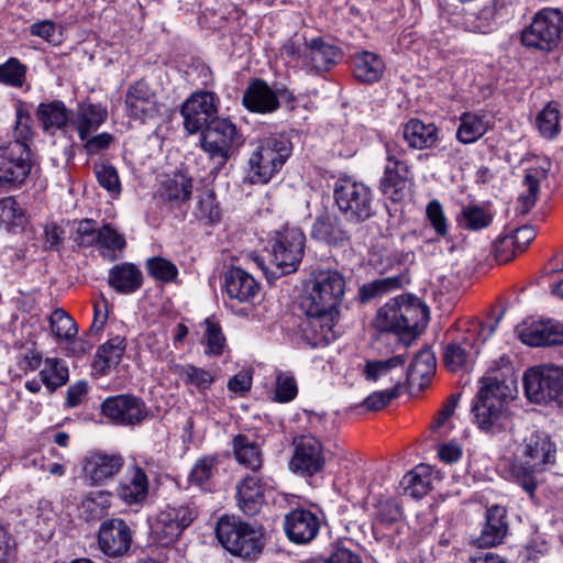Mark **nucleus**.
<instances>
[{
    "instance_id": "obj_58",
    "label": "nucleus",
    "mask_w": 563,
    "mask_h": 563,
    "mask_svg": "<svg viewBox=\"0 0 563 563\" xmlns=\"http://www.w3.org/2000/svg\"><path fill=\"white\" fill-rule=\"evenodd\" d=\"M426 216L437 235L441 238L446 236L449 232L448 219L439 200L433 199L427 205Z\"/></svg>"
},
{
    "instance_id": "obj_55",
    "label": "nucleus",
    "mask_w": 563,
    "mask_h": 563,
    "mask_svg": "<svg viewBox=\"0 0 563 563\" xmlns=\"http://www.w3.org/2000/svg\"><path fill=\"white\" fill-rule=\"evenodd\" d=\"M146 269L153 278L163 283H170L178 275L176 265L159 256L148 258L146 261Z\"/></svg>"
},
{
    "instance_id": "obj_27",
    "label": "nucleus",
    "mask_w": 563,
    "mask_h": 563,
    "mask_svg": "<svg viewBox=\"0 0 563 563\" xmlns=\"http://www.w3.org/2000/svg\"><path fill=\"white\" fill-rule=\"evenodd\" d=\"M243 104L250 111L269 113L278 109L279 101L276 92L264 80L254 79L243 93Z\"/></svg>"
},
{
    "instance_id": "obj_29",
    "label": "nucleus",
    "mask_w": 563,
    "mask_h": 563,
    "mask_svg": "<svg viewBox=\"0 0 563 563\" xmlns=\"http://www.w3.org/2000/svg\"><path fill=\"white\" fill-rule=\"evenodd\" d=\"M519 338L529 346L563 345V325L551 321L532 323L521 330Z\"/></svg>"
},
{
    "instance_id": "obj_28",
    "label": "nucleus",
    "mask_w": 563,
    "mask_h": 563,
    "mask_svg": "<svg viewBox=\"0 0 563 563\" xmlns=\"http://www.w3.org/2000/svg\"><path fill=\"white\" fill-rule=\"evenodd\" d=\"M507 533L506 509L495 505L486 511V522L481 536L476 539V543L479 548L495 547L503 542Z\"/></svg>"
},
{
    "instance_id": "obj_63",
    "label": "nucleus",
    "mask_w": 563,
    "mask_h": 563,
    "mask_svg": "<svg viewBox=\"0 0 563 563\" xmlns=\"http://www.w3.org/2000/svg\"><path fill=\"white\" fill-rule=\"evenodd\" d=\"M59 26L56 25L52 20H43L36 23H33L30 26V33L33 36H38L49 43L59 42Z\"/></svg>"
},
{
    "instance_id": "obj_5",
    "label": "nucleus",
    "mask_w": 563,
    "mask_h": 563,
    "mask_svg": "<svg viewBox=\"0 0 563 563\" xmlns=\"http://www.w3.org/2000/svg\"><path fill=\"white\" fill-rule=\"evenodd\" d=\"M216 534L225 550L246 560H256L265 544L262 526L251 525L234 517H221Z\"/></svg>"
},
{
    "instance_id": "obj_14",
    "label": "nucleus",
    "mask_w": 563,
    "mask_h": 563,
    "mask_svg": "<svg viewBox=\"0 0 563 563\" xmlns=\"http://www.w3.org/2000/svg\"><path fill=\"white\" fill-rule=\"evenodd\" d=\"M98 548L112 559L129 554L133 541V530L122 518H109L101 522L98 530Z\"/></svg>"
},
{
    "instance_id": "obj_11",
    "label": "nucleus",
    "mask_w": 563,
    "mask_h": 563,
    "mask_svg": "<svg viewBox=\"0 0 563 563\" xmlns=\"http://www.w3.org/2000/svg\"><path fill=\"white\" fill-rule=\"evenodd\" d=\"M563 30V13L559 9L540 10L532 22L521 33L526 47L551 51L558 46Z\"/></svg>"
},
{
    "instance_id": "obj_20",
    "label": "nucleus",
    "mask_w": 563,
    "mask_h": 563,
    "mask_svg": "<svg viewBox=\"0 0 563 563\" xmlns=\"http://www.w3.org/2000/svg\"><path fill=\"white\" fill-rule=\"evenodd\" d=\"M125 109L129 117L141 121L158 114L156 95L146 81L139 80L128 88Z\"/></svg>"
},
{
    "instance_id": "obj_25",
    "label": "nucleus",
    "mask_w": 563,
    "mask_h": 563,
    "mask_svg": "<svg viewBox=\"0 0 563 563\" xmlns=\"http://www.w3.org/2000/svg\"><path fill=\"white\" fill-rule=\"evenodd\" d=\"M551 165L548 157H537L533 165L527 168L523 177L527 191L519 197L521 213L525 214L534 207L540 192V183L548 178Z\"/></svg>"
},
{
    "instance_id": "obj_13",
    "label": "nucleus",
    "mask_w": 563,
    "mask_h": 563,
    "mask_svg": "<svg viewBox=\"0 0 563 563\" xmlns=\"http://www.w3.org/2000/svg\"><path fill=\"white\" fill-rule=\"evenodd\" d=\"M294 453L289 461L292 473L311 477L325 466L323 445L319 438L311 433H302L292 439Z\"/></svg>"
},
{
    "instance_id": "obj_4",
    "label": "nucleus",
    "mask_w": 563,
    "mask_h": 563,
    "mask_svg": "<svg viewBox=\"0 0 563 563\" xmlns=\"http://www.w3.org/2000/svg\"><path fill=\"white\" fill-rule=\"evenodd\" d=\"M428 307L411 295H401L386 302L376 314L375 327L379 331L406 333L416 338L427 325Z\"/></svg>"
},
{
    "instance_id": "obj_44",
    "label": "nucleus",
    "mask_w": 563,
    "mask_h": 563,
    "mask_svg": "<svg viewBox=\"0 0 563 563\" xmlns=\"http://www.w3.org/2000/svg\"><path fill=\"white\" fill-rule=\"evenodd\" d=\"M40 377L48 391L53 393L68 382V367L60 358L47 357L44 360V366L40 371Z\"/></svg>"
},
{
    "instance_id": "obj_18",
    "label": "nucleus",
    "mask_w": 563,
    "mask_h": 563,
    "mask_svg": "<svg viewBox=\"0 0 563 563\" xmlns=\"http://www.w3.org/2000/svg\"><path fill=\"white\" fill-rule=\"evenodd\" d=\"M150 481L145 471L136 463L129 465L115 487V495L128 506L143 505L148 496Z\"/></svg>"
},
{
    "instance_id": "obj_17",
    "label": "nucleus",
    "mask_w": 563,
    "mask_h": 563,
    "mask_svg": "<svg viewBox=\"0 0 563 563\" xmlns=\"http://www.w3.org/2000/svg\"><path fill=\"white\" fill-rule=\"evenodd\" d=\"M124 457L118 452L96 450L82 460V472L91 485H103L117 476L124 466Z\"/></svg>"
},
{
    "instance_id": "obj_57",
    "label": "nucleus",
    "mask_w": 563,
    "mask_h": 563,
    "mask_svg": "<svg viewBox=\"0 0 563 563\" xmlns=\"http://www.w3.org/2000/svg\"><path fill=\"white\" fill-rule=\"evenodd\" d=\"M95 174L99 185L110 195L117 197L121 192V184L117 169L112 165H95Z\"/></svg>"
},
{
    "instance_id": "obj_48",
    "label": "nucleus",
    "mask_w": 563,
    "mask_h": 563,
    "mask_svg": "<svg viewBox=\"0 0 563 563\" xmlns=\"http://www.w3.org/2000/svg\"><path fill=\"white\" fill-rule=\"evenodd\" d=\"M192 216L206 225L214 224L220 221L221 211L216 202V196L211 190H207L197 197Z\"/></svg>"
},
{
    "instance_id": "obj_12",
    "label": "nucleus",
    "mask_w": 563,
    "mask_h": 563,
    "mask_svg": "<svg viewBox=\"0 0 563 563\" xmlns=\"http://www.w3.org/2000/svg\"><path fill=\"white\" fill-rule=\"evenodd\" d=\"M197 516L198 509L192 503L167 505L156 515L152 532L162 544L174 543Z\"/></svg>"
},
{
    "instance_id": "obj_15",
    "label": "nucleus",
    "mask_w": 563,
    "mask_h": 563,
    "mask_svg": "<svg viewBox=\"0 0 563 563\" xmlns=\"http://www.w3.org/2000/svg\"><path fill=\"white\" fill-rule=\"evenodd\" d=\"M101 412L119 426L140 424L148 413L144 401L130 394L106 398L101 404Z\"/></svg>"
},
{
    "instance_id": "obj_42",
    "label": "nucleus",
    "mask_w": 563,
    "mask_h": 563,
    "mask_svg": "<svg viewBox=\"0 0 563 563\" xmlns=\"http://www.w3.org/2000/svg\"><path fill=\"white\" fill-rule=\"evenodd\" d=\"M310 235L312 239L329 245H339L347 238L339 222L330 216L319 217L312 225Z\"/></svg>"
},
{
    "instance_id": "obj_38",
    "label": "nucleus",
    "mask_w": 563,
    "mask_h": 563,
    "mask_svg": "<svg viewBox=\"0 0 563 563\" xmlns=\"http://www.w3.org/2000/svg\"><path fill=\"white\" fill-rule=\"evenodd\" d=\"M126 349L125 338L117 335L100 345L96 352L93 367L100 374L106 375L110 369L117 367Z\"/></svg>"
},
{
    "instance_id": "obj_16",
    "label": "nucleus",
    "mask_w": 563,
    "mask_h": 563,
    "mask_svg": "<svg viewBox=\"0 0 563 563\" xmlns=\"http://www.w3.org/2000/svg\"><path fill=\"white\" fill-rule=\"evenodd\" d=\"M217 112L214 93L209 91L192 93L180 109L184 126L190 134L207 128L213 119L218 118Z\"/></svg>"
},
{
    "instance_id": "obj_49",
    "label": "nucleus",
    "mask_w": 563,
    "mask_h": 563,
    "mask_svg": "<svg viewBox=\"0 0 563 563\" xmlns=\"http://www.w3.org/2000/svg\"><path fill=\"white\" fill-rule=\"evenodd\" d=\"M536 128L545 139H554L560 131V111L555 103H548L536 118Z\"/></svg>"
},
{
    "instance_id": "obj_52",
    "label": "nucleus",
    "mask_w": 563,
    "mask_h": 563,
    "mask_svg": "<svg viewBox=\"0 0 563 563\" xmlns=\"http://www.w3.org/2000/svg\"><path fill=\"white\" fill-rule=\"evenodd\" d=\"M217 472V457L205 455L199 457L191 467L188 482L198 487H205Z\"/></svg>"
},
{
    "instance_id": "obj_34",
    "label": "nucleus",
    "mask_w": 563,
    "mask_h": 563,
    "mask_svg": "<svg viewBox=\"0 0 563 563\" xmlns=\"http://www.w3.org/2000/svg\"><path fill=\"white\" fill-rule=\"evenodd\" d=\"M402 135L408 145L416 150L430 148L438 141V128L419 119H410L402 128Z\"/></svg>"
},
{
    "instance_id": "obj_50",
    "label": "nucleus",
    "mask_w": 563,
    "mask_h": 563,
    "mask_svg": "<svg viewBox=\"0 0 563 563\" xmlns=\"http://www.w3.org/2000/svg\"><path fill=\"white\" fill-rule=\"evenodd\" d=\"M435 371V357L429 350L420 351L406 371L405 382L415 383L419 378L424 379L433 375Z\"/></svg>"
},
{
    "instance_id": "obj_40",
    "label": "nucleus",
    "mask_w": 563,
    "mask_h": 563,
    "mask_svg": "<svg viewBox=\"0 0 563 563\" xmlns=\"http://www.w3.org/2000/svg\"><path fill=\"white\" fill-rule=\"evenodd\" d=\"M477 353L478 350L468 339L453 342L448 344L444 350V364L450 372H457L471 364Z\"/></svg>"
},
{
    "instance_id": "obj_45",
    "label": "nucleus",
    "mask_w": 563,
    "mask_h": 563,
    "mask_svg": "<svg viewBox=\"0 0 563 563\" xmlns=\"http://www.w3.org/2000/svg\"><path fill=\"white\" fill-rule=\"evenodd\" d=\"M488 131V124L483 115L466 112L460 117L456 139L463 144H472Z\"/></svg>"
},
{
    "instance_id": "obj_22",
    "label": "nucleus",
    "mask_w": 563,
    "mask_h": 563,
    "mask_svg": "<svg viewBox=\"0 0 563 563\" xmlns=\"http://www.w3.org/2000/svg\"><path fill=\"white\" fill-rule=\"evenodd\" d=\"M284 529L290 541L306 544L317 537L320 530V519L309 510L295 509L286 516Z\"/></svg>"
},
{
    "instance_id": "obj_31",
    "label": "nucleus",
    "mask_w": 563,
    "mask_h": 563,
    "mask_svg": "<svg viewBox=\"0 0 563 563\" xmlns=\"http://www.w3.org/2000/svg\"><path fill=\"white\" fill-rule=\"evenodd\" d=\"M352 66L355 79L364 84L379 81L386 67L379 55L368 51L354 54Z\"/></svg>"
},
{
    "instance_id": "obj_3",
    "label": "nucleus",
    "mask_w": 563,
    "mask_h": 563,
    "mask_svg": "<svg viewBox=\"0 0 563 563\" xmlns=\"http://www.w3.org/2000/svg\"><path fill=\"white\" fill-rule=\"evenodd\" d=\"M515 382L499 380L488 377L477 395V402L473 407L475 423L483 431L496 434L511 424L507 411V400L514 398Z\"/></svg>"
},
{
    "instance_id": "obj_61",
    "label": "nucleus",
    "mask_w": 563,
    "mask_h": 563,
    "mask_svg": "<svg viewBox=\"0 0 563 563\" xmlns=\"http://www.w3.org/2000/svg\"><path fill=\"white\" fill-rule=\"evenodd\" d=\"M98 230L91 219H82L78 222L74 241L78 246L89 247L97 243Z\"/></svg>"
},
{
    "instance_id": "obj_46",
    "label": "nucleus",
    "mask_w": 563,
    "mask_h": 563,
    "mask_svg": "<svg viewBox=\"0 0 563 563\" xmlns=\"http://www.w3.org/2000/svg\"><path fill=\"white\" fill-rule=\"evenodd\" d=\"M493 218L494 216L488 209L477 205H468L461 210L457 222L466 230L479 231L489 227Z\"/></svg>"
},
{
    "instance_id": "obj_7",
    "label": "nucleus",
    "mask_w": 563,
    "mask_h": 563,
    "mask_svg": "<svg viewBox=\"0 0 563 563\" xmlns=\"http://www.w3.org/2000/svg\"><path fill=\"white\" fill-rule=\"evenodd\" d=\"M243 143L244 137L236 125L219 117L202 130L200 137L201 147L214 163V169L222 168Z\"/></svg>"
},
{
    "instance_id": "obj_21",
    "label": "nucleus",
    "mask_w": 563,
    "mask_h": 563,
    "mask_svg": "<svg viewBox=\"0 0 563 563\" xmlns=\"http://www.w3.org/2000/svg\"><path fill=\"white\" fill-rule=\"evenodd\" d=\"M266 483L260 472H252L236 484L238 505L246 516L260 512L265 501Z\"/></svg>"
},
{
    "instance_id": "obj_36",
    "label": "nucleus",
    "mask_w": 563,
    "mask_h": 563,
    "mask_svg": "<svg viewBox=\"0 0 563 563\" xmlns=\"http://www.w3.org/2000/svg\"><path fill=\"white\" fill-rule=\"evenodd\" d=\"M523 387L530 401L538 404L551 401L552 395L548 383L547 365L529 368L523 375Z\"/></svg>"
},
{
    "instance_id": "obj_26",
    "label": "nucleus",
    "mask_w": 563,
    "mask_h": 563,
    "mask_svg": "<svg viewBox=\"0 0 563 563\" xmlns=\"http://www.w3.org/2000/svg\"><path fill=\"white\" fill-rule=\"evenodd\" d=\"M224 289L230 299L251 302L256 297L260 285L246 271L232 266L224 273Z\"/></svg>"
},
{
    "instance_id": "obj_37",
    "label": "nucleus",
    "mask_w": 563,
    "mask_h": 563,
    "mask_svg": "<svg viewBox=\"0 0 563 563\" xmlns=\"http://www.w3.org/2000/svg\"><path fill=\"white\" fill-rule=\"evenodd\" d=\"M407 254L397 251L387 238L378 239L371 247L369 264L384 273L405 262Z\"/></svg>"
},
{
    "instance_id": "obj_2",
    "label": "nucleus",
    "mask_w": 563,
    "mask_h": 563,
    "mask_svg": "<svg viewBox=\"0 0 563 563\" xmlns=\"http://www.w3.org/2000/svg\"><path fill=\"white\" fill-rule=\"evenodd\" d=\"M511 474L525 492L533 496L537 475L555 462V445L545 433L532 431L517 443Z\"/></svg>"
},
{
    "instance_id": "obj_53",
    "label": "nucleus",
    "mask_w": 563,
    "mask_h": 563,
    "mask_svg": "<svg viewBox=\"0 0 563 563\" xmlns=\"http://www.w3.org/2000/svg\"><path fill=\"white\" fill-rule=\"evenodd\" d=\"M206 331L202 336L205 353L208 356H220L225 347V336L221 327L211 319H206Z\"/></svg>"
},
{
    "instance_id": "obj_9",
    "label": "nucleus",
    "mask_w": 563,
    "mask_h": 563,
    "mask_svg": "<svg viewBox=\"0 0 563 563\" xmlns=\"http://www.w3.org/2000/svg\"><path fill=\"white\" fill-rule=\"evenodd\" d=\"M339 210L353 222H363L375 213L374 195L368 186L349 177L338 179L333 190Z\"/></svg>"
},
{
    "instance_id": "obj_8",
    "label": "nucleus",
    "mask_w": 563,
    "mask_h": 563,
    "mask_svg": "<svg viewBox=\"0 0 563 563\" xmlns=\"http://www.w3.org/2000/svg\"><path fill=\"white\" fill-rule=\"evenodd\" d=\"M305 242L306 235L298 228L278 233L269 250L272 268H263L267 278H278L296 272L305 253Z\"/></svg>"
},
{
    "instance_id": "obj_35",
    "label": "nucleus",
    "mask_w": 563,
    "mask_h": 563,
    "mask_svg": "<svg viewBox=\"0 0 563 563\" xmlns=\"http://www.w3.org/2000/svg\"><path fill=\"white\" fill-rule=\"evenodd\" d=\"M408 172V165L406 163L386 164L384 175L380 179V191L393 201L401 200L407 184Z\"/></svg>"
},
{
    "instance_id": "obj_30",
    "label": "nucleus",
    "mask_w": 563,
    "mask_h": 563,
    "mask_svg": "<svg viewBox=\"0 0 563 563\" xmlns=\"http://www.w3.org/2000/svg\"><path fill=\"white\" fill-rule=\"evenodd\" d=\"M406 360L402 355H397L385 361H368L365 365L364 374L367 380L377 382L390 375L391 387L401 389L406 371L404 368Z\"/></svg>"
},
{
    "instance_id": "obj_1",
    "label": "nucleus",
    "mask_w": 563,
    "mask_h": 563,
    "mask_svg": "<svg viewBox=\"0 0 563 563\" xmlns=\"http://www.w3.org/2000/svg\"><path fill=\"white\" fill-rule=\"evenodd\" d=\"M345 291V278L338 271H320L302 296L300 308L307 317L302 332L312 345H327L339 335L338 308Z\"/></svg>"
},
{
    "instance_id": "obj_64",
    "label": "nucleus",
    "mask_w": 563,
    "mask_h": 563,
    "mask_svg": "<svg viewBox=\"0 0 563 563\" xmlns=\"http://www.w3.org/2000/svg\"><path fill=\"white\" fill-rule=\"evenodd\" d=\"M399 286V278H383L374 280L362 287L361 294L364 299H369Z\"/></svg>"
},
{
    "instance_id": "obj_39",
    "label": "nucleus",
    "mask_w": 563,
    "mask_h": 563,
    "mask_svg": "<svg viewBox=\"0 0 563 563\" xmlns=\"http://www.w3.org/2000/svg\"><path fill=\"white\" fill-rule=\"evenodd\" d=\"M172 372L179 377L185 386L195 387L205 395L216 380V373L194 364H173Z\"/></svg>"
},
{
    "instance_id": "obj_32",
    "label": "nucleus",
    "mask_w": 563,
    "mask_h": 563,
    "mask_svg": "<svg viewBox=\"0 0 563 563\" xmlns=\"http://www.w3.org/2000/svg\"><path fill=\"white\" fill-rule=\"evenodd\" d=\"M232 451L236 462L251 470L260 472L263 466V453L256 440L247 434L239 433L232 439Z\"/></svg>"
},
{
    "instance_id": "obj_54",
    "label": "nucleus",
    "mask_w": 563,
    "mask_h": 563,
    "mask_svg": "<svg viewBox=\"0 0 563 563\" xmlns=\"http://www.w3.org/2000/svg\"><path fill=\"white\" fill-rule=\"evenodd\" d=\"M26 222L24 210L14 197L0 199V223L5 227H22Z\"/></svg>"
},
{
    "instance_id": "obj_62",
    "label": "nucleus",
    "mask_w": 563,
    "mask_h": 563,
    "mask_svg": "<svg viewBox=\"0 0 563 563\" xmlns=\"http://www.w3.org/2000/svg\"><path fill=\"white\" fill-rule=\"evenodd\" d=\"M401 389L388 387L384 390L374 391L364 399V407L367 410L377 411L386 407L393 399L399 396Z\"/></svg>"
},
{
    "instance_id": "obj_41",
    "label": "nucleus",
    "mask_w": 563,
    "mask_h": 563,
    "mask_svg": "<svg viewBox=\"0 0 563 563\" xmlns=\"http://www.w3.org/2000/svg\"><path fill=\"white\" fill-rule=\"evenodd\" d=\"M504 3L499 0H492L485 4L478 12L468 13L464 18L465 29L470 32L486 34L494 25L497 12Z\"/></svg>"
},
{
    "instance_id": "obj_59",
    "label": "nucleus",
    "mask_w": 563,
    "mask_h": 563,
    "mask_svg": "<svg viewBox=\"0 0 563 563\" xmlns=\"http://www.w3.org/2000/svg\"><path fill=\"white\" fill-rule=\"evenodd\" d=\"M297 393L298 388L294 376L290 373H277L274 400L288 402L297 396Z\"/></svg>"
},
{
    "instance_id": "obj_10",
    "label": "nucleus",
    "mask_w": 563,
    "mask_h": 563,
    "mask_svg": "<svg viewBox=\"0 0 563 563\" xmlns=\"http://www.w3.org/2000/svg\"><path fill=\"white\" fill-rule=\"evenodd\" d=\"M29 144L9 142L0 146V187L18 189L25 184L34 165Z\"/></svg>"
},
{
    "instance_id": "obj_6",
    "label": "nucleus",
    "mask_w": 563,
    "mask_h": 563,
    "mask_svg": "<svg viewBox=\"0 0 563 563\" xmlns=\"http://www.w3.org/2000/svg\"><path fill=\"white\" fill-rule=\"evenodd\" d=\"M290 154L291 143L284 135L273 134L258 140L249 158L247 178L252 184H267Z\"/></svg>"
},
{
    "instance_id": "obj_60",
    "label": "nucleus",
    "mask_w": 563,
    "mask_h": 563,
    "mask_svg": "<svg viewBox=\"0 0 563 563\" xmlns=\"http://www.w3.org/2000/svg\"><path fill=\"white\" fill-rule=\"evenodd\" d=\"M96 244L108 251L115 252L122 251L125 247L126 242L124 236L115 229L110 224H104L98 230V240Z\"/></svg>"
},
{
    "instance_id": "obj_47",
    "label": "nucleus",
    "mask_w": 563,
    "mask_h": 563,
    "mask_svg": "<svg viewBox=\"0 0 563 563\" xmlns=\"http://www.w3.org/2000/svg\"><path fill=\"white\" fill-rule=\"evenodd\" d=\"M191 191V179L183 173H177L163 184L162 197L165 200L181 203L190 198Z\"/></svg>"
},
{
    "instance_id": "obj_43",
    "label": "nucleus",
    "mask_w": 563,
    "mask_h": 563,
    "mask_svg": "<svg viewBox=\"0 0 563 563\" xmlns=\"http://www.w3.org/2000/svg\"><path fill=\"white\" fill-rule=\"evenodd\" d=\"M431 473L424 465H419L408 472L401 479V486L407 495L420 499L431 489Z\"/></svg>"
},
{
    "instance_id": "obj_23",
    "label": "nucleus",
    "mask_w": 563,
    "mask_h": 563,
    "mask_svg": "<svg viewBox=\"0 0 563 563\" xmlns=\"http://www.w3.org/2000/svg\"><path fill=\"white\" fill-rule=\"evenodd\" d=\"M108 111L99 103L81 102L70 110V133L76 130L80 140L87 137L107 120Z\"/></svg>"
},
{
    "instance_id": "obj_19",
    "label": "nucleus",
    "mask_w": 563,
    "mask_h": 563,
    "mask_svg": "<svg viewBox=\"0 0 563 563\" xmlns=\"http://www.w3.org/2000/svg\"><path fill=\"white\" fill-rule=\"evenodd\" d=\"M342 58L341 49L322 37L306 40L302 51V66L309 70L327 71Z\"/></svg>"
},
{
    "instance_id": "obj_56",
    "label": "nucleus",
    "mask_w": 563,
    "mask_h": 563,
    "mask_svg": "<svg viewBox=\"0 0 563 563\" xmlns=\"http://www.w3.org/2000/svg\"><path fill=\"white\" fill-rule=\"evenodd\" d=\"M26 68L16 58H10L7 63L0 65V82L22 87L25 80Z\"/></svg>"
},
{
    "instance_id": "obj_51",
    "label": "nucleus",
    "mask_w": 563,
    "mask_h": 563,
    "mask_svg": "<svg viewBox=\"0 0 563 563\" xmlns=\"http://www.w3.org/2000/svg\"><path fill=\"white\" fill-rule=\"evenodd\" d=\"M49 327L58 340L69 341L78 333L75 320L62 308H57L52 312Z\"/></svg>"
},
{
    "instance_id": "obj_24",
    "label": "nucleus",
    "mask_w": 563,
    "mask_h": 563,
    "mask_svg": "<svg viewBox=\"0 0 563 563\" xmlns=\"http://www.w3.org/2000/svg\"><path fill=\"white\" fill-rule=\"evenodd\" d=\"M36 118L42 129L49 134L60 131L63 135H70V110L60 100L42 102L37 106Z\"/></svg>"
},
{
    "instance_id": "obj_33",
    "label": "nucleus",
    "mask_w": 563,
    "mask_h": 563,
    "mask_svg": "<svg viewBox=\"0 0 563 563\" xmlns=\"http://www.w3.org/2000/svg\"><path fill=\"white\" fill-rule=\"evenodd\" d=\"M108 283L118 292L132 294L141 288L143 275L136 265L122 263L110 269Z\"/></svg>"
}]
</instances>
